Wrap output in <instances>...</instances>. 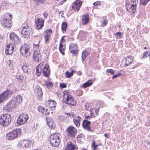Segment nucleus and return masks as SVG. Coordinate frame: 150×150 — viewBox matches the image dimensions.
Instances as JSON below:
<instances>
[{
  "label": "nucleus",
  "mask_w": 150,
  "mask_h": 150,
  "mask_svg": "<svg viewBox=\"0 0 150 150\" xmlns=\"http://www.w3.org/2000/svg\"><path fill=\"white\" fill-rule=\"evenodd\" d=\"M22 98L20 95L13 97L6 105L4 106V110L10 111L16 107L22 100Z\"/></svg>",
  "instance_id": "nucleus-1"
},
{
  "label": "nucleus",
  "mask_w": 150,
  "mask_h": 150,
  "mask_svg": "<svg viewBox=\"0 0 150 150\" xmlns=\"http://www.w3.org/2000/svg\"><path fill=\"white\" fill-rule=\"evenodd\" d=\"M36 69V74L38 76H40L42 73L45 77L47 78L49 77L50 71L49 65H43L42 63L37 66Z\"/></svg>",
  "instance_id": "nucleus-2"
},
{
  "label": "nucleus",
  "mask_w": 150,
  "mask_h": 150,
  "mask_svg": "<svg viewBox=\"0 0 150 150\" xmlns=\"http://www.w3.org/2000/svg\"><path fill=\"white\" fill-rule=\"evenodd\" d=\"M18 91L17 88L11 90L7 89L0 94V103H2L5 100L7 99L10 96L14 94Z\"/></svg>",
  "instance_id": "nucleus-3"
},
{
  "label": "nucleus",
  "mask_w": 150,
  "mask_h": 150,
  "mask_svg": "<svg viewBox=\"0 0 150 150\" xmlns=\"http://www.w3.org/2000/svg\"><path fill=\"white\" fill-rule=\"evenodd\" d=\"M67 98L66 99L65 103L69 106H75L76 103V101L74 100L73 97L70 95L69 93L66 91H64L63 92L64 98Z\"/></svg>",
  "instance_id": "nucleus-4"
},
{
  "label": "nucleus",
  "mask_w": 150,
  "mask_h": 150,
  "mask_svg": "<svg viewBox=\"0 0 150 150\" xmlns=\"http://www.w3.org/2000/svg\"><path fill=\"white\" fill-rule=\"evenodd\" d=\"M59 135V134L56 133L51 135L50 141L52 146L56 147L59 146L60 142Z\"/></svg>",
  "instance_id": "nucleus-5"
},
{
  "label": "nucleus",
  "mask_w": 150,
  "mask_h": 150,
  "mask_svg": "<svg viewBox=\"0 0 150 150\" xmlns=\"http://www.w3.org/2000/svg\"><path fill=\"white\" fill-rule=\"evenodd\" d=\"M11 120V115L8 114H3L0 116V125L7 126L9 125Z\"/></svg>",
  "instance_id": "nucleus-6"
},
{
  "label": "nucleus",
  "mask_w": 150,
  "mask_h": 150,
  "mask_svg": "<svg viewBox=\"0 0 150 150\" xmlns=\"http://www.w3.org/2000/svg\"><path fill=\"white\" fill-rule=\"evenodd\" d=\"M21 130L16 129L13 130L11 132L7 133L6 136L8 140H12L17 138L21 134Z\"/></svg>",
  "instance_id": "nucleus-7"
},
{
  "label": "nucleus",
  "mask_w": 150,
  "mask_h": 150,
  "mask_svg": "<svg viewBox=\"0 0 150 150\" xmlns=\"http://www.w3.org/2000/svg\"><path fill=\"white\" fill-rule=\"evenodd\" d=\"M30 49V46L27 44L22 45L20 48L19 50L21 54L26 57L29 55L30 52L28 53Z\"/></svg>",
  "instance_id": "nucleus-8"
},
{
  "label": "nucleus",
  "mask_w": 150,
  "mask_h": 150,
  "mask_svg": "<svg viewBox=\"0 0 150 150\" xmlns=\"http://www.w3.org/2000/svg\"><path fill=\"white\" fill-rule=\"evenodd\" d=\"M8 16H7L3 18V22L1 23L2 25L7 28H10L12 26L11 19L12 15L11 14L7 15Z\"/></svg>",
  "instance_id": "nucleus-9"
},
{
  "label": "nucleus",
  "mask_w": 150,
  "mask_h": 150,
  "mask_svg": "<svg viewBox=\"0 0 150 150\" xmlns=\"http://www.w3.org/2000/svg\"><path fill=\"white\" fill-rule=\"evenodd\" d=\"M68 133V136L70 137L74 138L76 134L77 130L74 127L69 126L66 130Z\"/></svg>",
  "instance_id": "nucleus-10"
},
{
  "label": "nucleus",
  "mask_w": 150,
  "mask_h": 150,
  "mask_svg": "<svg viewBox=\"0 0 150 150\" xmlns=\"http://www.w3.org/2000/svg\"><path fill=\"white\" fill-rule=\"evenodd\" d=\"M69 50L70 53H71L73 56H77L79 51L77 44L72 43L69 45Z\"/></svg>",
  "instance_id": "nucleus-11"
},
{
  "label": "nucleus",
  "mask_w": 150,
  "mask_h": 150,
  "mask_svg": "<svg viewBox=\"0 0 150 150\" xmlns=\"http://www.w3.org/2000/svg\"><path fill=\"white\" fill-rule=\"evenodd\" d=\"M91 122L86 119L83 120L82 123V126L83 128L85 130L88 132H93V130L91 127Z\"/></svg>",
  "instance_id": "nucleus-12"
},
{
  "label": "nucleus",
  "mask_w": 150,
  "mask_h": 150,
  "mask_svg": "<svg viewBox=\"0 0 150 150\" xmlns=\"http://www.w3.org/2000/svg\"><path fill=\"white\" fill-rule=\"evenodd\" d=\"M45 20L42 18H37L35 19V24L37 28L40 29L44 26Z\"/></svg>",
  "instance_id": "nucleus-13"
},
{
  "label": "nucleus",
  "mask_w": 150,
  "mask_h": 150,
  "mask_svg": "<svg viewBox=\"0 0 150 150\" xmlns=\"http://www.w3.org/2000/svg\"><path fill=\"white\" fill-rule=\"evenodd\" d=\"M14 44L13 45L12 44H9L7 45L6 48L5 53L8 55H11L16 51V49L14 48Z\"/></svg>",
  "instance_id": "nucleus-14"
},
{
  "label": "nucleus",
  "mask_w": 150,
  "mask_h": 150,
  "mask_svg": "<svg viewBox=\"0 0 150 150\" xmlns=\"http://www.w3.org/2000/svg\"><path fill=\"white\" fill-rule=\"evenodd\" d=\"M82 1L81 0H76L72 4V8L74 11H79L82 6Z\"/></svg>",
  "instance_id": "nucleus-15"
},
{
  "label": "nucleus",
  "mask_w": 150,
  "mask_h": 150,
  "mask_svg": "<svg viewBox=\"0 0 150 150\" xmlns=\"http://www.w3.org/2000/svg\"><path fill=\"white\" fill-rule=\"evenodd\" d=\"M10 40L14 44H18L20 42L18 36L14 32L11 33L9 35Z\"/></svg>",
  "instance_id": "nucleus-16"
},
{
  "label": "nucleus",
  "mask_w": 150,
  "mask_h": 150,
  "mask_svg": "<svg viewBox=\"0 0 150 150\" xmlns=\"http://www.w3.org/2000/svg\"><path fill=\"white\" fill-rule=\"evenodd\" d=\"M138 0H134L131 2L130 6L129 8L127 6V11L132 13H135L136 10V6L138 3Z\"/></svg>",
  "instance_id": "nucleus-17"
},
{
  "label": "nucleus",
  "mask_w": 150,
  "mask_h": 150,
  "mask_svg": "<svg viewBox=\"0 0 150 150\" xmlns=\"http://www.w3.org/2000/svg\"><path fill=\"white\" fill-rule=\"evenodd\" d=\"M52 33V31L51 29H48L44 32L43 34L44 36L45 43L46 44L49 42V38Z\"/></svg>",
  "instance_id": "nucleus-18"
},
{
  "label": "nucleus",
  "mask_w": 150,
  "mask_h": 150,
  "mask_svg": "<svg viewBox=\"0 0 150 150\" xmlns=\"http://www.w3.org/2000/svg\"><path fill=\"white\" fill-rule=\"evenodd\" d=\"M33 59L34 61L36 62H39L42 59L41 54L40 51H36L35 50L33 54Z\"/></svg>",
  "instance_id": "nucleus-19"
},
{
  "label": "nucleus",
  "mask_w": 150,
  "mask_h": 150,
  "mask_svg": "<svg viewBox=\"0 0 150 150\" xmlns=\"http://www.w3.org/2000/svg\"><path fill=\"white\" fill-rule=\"evenodd\" d=\"M35 94L37 96V98L38 100H41L43 95V92L41 88L39 86L36 87L35 90Z\"/></svg>",
  "instance_id": "nucleus-20"
},
{
  "label": "nucleus",
  "mask_w": 150,
  "mask_h": 150,
  "mask_svg": "<svg viewBox=\"0 0 150 150\" xmlns=\"http://www.w3.org/2000/svg\"><path fill=\"white\" fill-rule=\"evenodd\" d=\"M47 102V107L52 110H54L56 107V102L53 100H49Z\"/></svg>",
  "instance_id": "nucleus-21"
},
{
  "label": "nucleus",
  "mask_w": 150,
  "mask_h": 150,
  "mask_svg": "<svg viewBox=\"0 0 150 150\" xmlns=\"http://www.w3.org/2000/svg\"><path fill=\"white\" fill-rule=\"evenodd\" d=\"M38 110L39 112H41L43 114L45 115L50 114V112H47V109L45 108L44 107L39 106L38 108Z\"/></svg>",
  "instance_id": "nucleus-22"
},
{
  "label": "nucleus",
  "mask_w": 150,
  "mask_h": 150,
  "mask_svg": "<svg viewBox=\"0 0 150 150\" xmlns=\"http://www.w3.org/2000/svg\"><path fill=\"white\" fill-rule=\"evenodd\" d=\"M81 119V117L75 115V117L73 118V121L74 124L76 127H79L80 125V121Z\"/></svg>",
  "instance_id": "nucleus-23"
},
{
  "label": "nucleus",
  "mask_w": 150,
  "mask_h": 150,
  "mask_svg": "<svg viewBox=\"0 0 150 150\" xmlns=\"http://www.w3.org/2000/svg\"><path fill=\"white\" fill-rule=\"evenodd\" d=\"M48 125L52 129H54L55 127V125L54 124V122L51 118H46Z\"/></svg>",
  "instance_id": "nucleus-24"
},
{
  "label": "nucleus",
  "mask_w": 150,
  "mask_h": 150,
  "mask_svg": "<svg viewBox=\"0 0 150 150\" xmlns=\"http://www.w3.org/2000/svg\"><path fill=\"white\" fill-rule=\"evenodd\" d=\"M82 24L85 25L88 23L89 21V16L88 14L83 15L82 17Z\"/></svg>",
  "instance_id": "nucleus-25"
},
{
  "label": "nucleus",
  "mask_w": 150,
  "mask_h": 150,
  "mask_svg": "<svg viewBox=\"0 0 150 150\" xmlns=\"http://www.w3.org/2000/svg\"><path fill=\"white\" fill-rule=\"evenodd\" d=\"M23 65L22 67V69L23 71L26 73L27 74H29L30 73V69H29L27 66L28 63L25 62H24L23 63Z\"/></svg>",
  "instance_id": "nucleus-26"
},
{
  "label": "nucleus",
  "mask_w": 150,
  "mask_h": 150,
  "mask_svg": "<svg viewBox=\"0 0 150 150\" xmlns=\"http://www.w3.org/2000/svg\"><path fill=\"white\" fill-rule=\"evenodd\" d=\"M44 85L48 89L52 88L54 87L53 83L52 81H50L48 79L45 81Z\"/></svg>",
  "instance_id": "nucleus-27"
},
{
  "label": "nucleus",
  "mask_w": 150,
  "mask_h": 150,
  "mask_svg": "<svg viewBox=\"0 0 150 150\" xmlns=\"http://www.w3.org/2000/svg\"><path fill=\"white\" fill-rule=\"evenodd\" d=\"M76 147L73 145L72 142H69L65 148V150H75Z\"/></svg>",
  "instance_id": "nucleus-28"
},
{
  "label": "nucleus",
  "mask_w": 150,
  "mask_h": 150,
  "mask_svg": "<svg viewBox=\"0 0 150 150\" xmlns=\"http://www.w3.org/2000/svg\"><path fill=\"white\" fill-rule=\"evenodd\" d=\"M90 52L87 51L83 50L82 53L81 58L82 61L83 63L85 61L86 57L90 54Z\"/></svg>",
  "instance_id": "nucleus-29"
},
{
  "label": "nucleus",
  "mask_w": 150,
  "mask_h": 150,
  "mask_svg": "<svg viewBox=\"0 0 150 150\" xmlns=\"http://www.w3.org/2000/svg\"><path fill=\"white\" fill-rule=\"evenodd\" d=\"M93 83V82L92 80H89L86 82L84 83L81 86V87L84 88L89 87L91 86Z\"/></svg>",
  "instance_id": "nucleus-30"
},
{
  "label": "nucleus",
  "mask_w": 150,
  "mask_h": 150,
  "mask_svg": "<svg viewBox=\"0 0 150 150\" xmlns=\"http://www.w3.org/2000/svg\"><path fill=\"white\" fill-rule=\"evenodd\" d=\"M126 61L125 62V67H127L133 61L132 59V56H128L125 58Z\"/></svg>",
  "instance_id": "nucleus-31"
},
{
  "label": "nucleus",
  "mask_w": 150,
  "mask_h": 150,
  "mask_svg": "<svg viewBox=\"0 0 150 150\" xmlns=\"http://www.w3.org/2000/svg\"><path fill=\"white\" fill-rule=\"evenodd\" d=\"M62 39H61L59 43V49L60 53L63 55L64 54V50L65 49V47H64L63 44L62 42Z\"/></svg>",
  "instance_id": "nucleus-32"
},
{
  "label": "nucleus",
  "mask_w": 150,
  "mask_h": 150,
  "mask_svg": "<svg viewBox=\"0 0 150 150\" xmlns=\"http://www.w3.org/2000/svg\"><path fill=\"white\" fill-rule=\"evenodd\" d=\"M19 115L21 117V118H22L23 121L24 123L27 122L29 119L28 115L27 114H23L20 115Z\"/></svg>",
  "instance_id": "nucleus-33"
},
{
  "label": "nucleus",
  "mask_w": 150,
  "mask_h": 150,
  "mask_svg": "<svg viewBox=\"0 0 150 150\" xmlns=\"http://www.w3.org/2000/svg\"><path fill=\"white\" fill-rule=\"evenodd\" d=\"M24 123L23 121L22 118H21V117H20L19 115L18 118L17 119V122L16 123V125L17 126H19L23 124Z\"/></svg>",
  "instance_id": "nucleus-34"
},
{
  "label": "nucleus",
  "mask_w": 150,
  "mask_h": 150,
  "mask_svg": "<svg viewBox=\"0 0 150 150\" xmlns=\"http://www.w3.org/2000/svg\"><path fill=\"white\" fill-rule=\"evenodd\" d=\"M74 72V70H71L70 72L67 71L65 73V76L67 78H70L73 75Z\"/></svg>",
  "instance_id": "nucleus-35"
},
{
  "label": "nucleus",
  "mask_w": 150,
  "mask_h": 150,
  "mask_svg": "<svg viewBox=\"0 0 150 150\" xmlns=\"http://www.w3.org/2000/svg\"><path fill=\"white\" fill-rule=\"evenodd\" d=\"M67 28V23L65 22H63L62 24L61 29L63 32L66 31Z\"/></svg>",
  "instance_id": "nucleus-36"
},
{
  "label": "nucleus",
  "mask_w": 150,
  "mask_h": 150,
  "mask_svg": "<svg viewBox=\"0 0 150 150\" xmlns=\"http://www.w3.org/2000/svg\"><path fill=\"white\" fill-rule=\"evenodd\" d=\"M79 35L81 36L82 38H84L86 36L87 33L83 30H80L79 33Z\"/></svg>",
  "instance_id": "nucleus-37"
},
{
  "label": "nucleus",
  "mask_w": 150,
  "mask_h": 150,
  "mask_svg": "<svg viewBox=\"0 0 150 150\" xmlns=\"http://www.w3.org/2000/svg\"><path fill=\"white\" fill-rule=\"evenodd\" d=\"M7 5V3L4 1H2L0 4V9L2 10L6 8V7Z\"/></svg>",
  "instance_id": "nucleus-38"
},
{
  "label": "nucleus",
  "mask_w": 150,
  "mask_h": 150,
  "mask_svg": "<svg viewBox=\"0 0 150 150\" xmlns=\"http://www.w3.org/2000/svg\"><path fill=\"white\" fill-rule=\"evenodd\" d=\"M65 115L67 116L68 117H72V118H73L74 117H75V115L76 114L73 112L69 113L66 112L65 113Z\"/></svg>",
  "instance_id": "nucleus-39"
},
{
  "label": "nucleus",
  "mask_w": 150,
  "mask_h": 150,
  "mask_svg": "<svg viewBox=\"0 0 150 150\" xmlns=\"http://www.w3.org/2000/svg\"><path fill=\"white\" fill-rule=\"evenodd\" d=\"M91 147L93 148V150H96L98 149V147L96 144V141L95 140H93V141L91 144Z\"/></svg>",
  "instance_id": "nucleus-40"
},
{
  "label": "nucleus",
  "mask_w": 150,
  "mask_h": 150,
  "mask_svg": "<svg viewBox=\"0 0 150 150\" xmlns=\"http://www.w3.org/2000/svg\"><path fill=\"white\" fill-rule=\"evenodd\" d=\"M16 78L18 80L19 82H21L23 80L24 77L21 75H17Z\"/></svg>",
  "instance_id": "nucleus-41"
},
{
  "label": "nucleus",
  "mask_w": 150,
  "mask_h": 150,
  "mask_svg": "<svg viewBox=\"0 0 150 150\" xmlns=\"http://www.w3.org/2000/svg\"><path fill=\"white\" fill-rule=\"evenodd\" d=\"M90 103H86L85 105V109L87 110L91 111V108L90 107Z\"/></svg>",
  "instance_id": "nucleus-42"
},
{
  "label": "nucleus",
  "mask_w": 150,
  "mask_h": 150,
  "mask_svg": "<svg viewBox=\"0 0 150 150\" xmlns=\"http://www.w3.org/2000/svg\"><path fill=\"white\" fill-rule=\"evenodd\" d=\"M30 30L28 31H27L26 32L23 33L22 36H24V38H28L29 36V35L30 34Z\"/></svg>",
  "instance_id": "nucleus-43"
},
{
  "label": "nucleus",
  "mask_w": 150,
  "mask_h": 150,
  "mask_svg": "<svg viewBox=\"0 0 150 150\" xmlns=\"http://www.w3.org/2000/svg\"><path fill=\"white\" fill-rule=\"evenodd\" d=\"M29 30V28L28 26L23 28L21 30V33L22 34V35H23V33L26 32L28 30Z\"/></svg>",
  "instance_id": "nucleus-44"
},
{
  "label": "nucleus",
  "mask_w": 150,
  "mask_h": 150,
  "mask_svg": "<svg viewBox=\"0 0 150 150\" xmlns=\"http://www.w3.org/2000/svg\"><path fill=\"white\" fill-rule=\"evenodd\" d=\"M150 0H140V4L142 5L145 6Z\"/></svg>",
  "instance_id": "nucleus-45"
},
{
  "label": "nucleus",
  "mask_w": 150,
  "mask_h": 150,
  "mask_svg": "<svg viewBox=\"0 0 150 150\" xmlns=\"http://www.w3.org/2000/svg\"><path fill=\"white\" fill-rule=\"evenodd\" d=\"M32 142L31 141H27L24 144V146L25 147L28 148L30 147L32 145Z\"/></svg>",
  "instance_id": "nucleus-46"
},
{
  "label": "nucleus",
  "mask_w": 150,
  "mask_h": 150,
  "mask_svg": "<svg viewBox=\"0 0 150 150\" xmlns=\"http://www.w3.org/2000/svg\"><path fill=\"white\" fill-rule=\"evenodd\" d=\"M35 4L37 5H39L41 4H44L45 0H34Z\"/></svg>",
  "instance_id": "nucleus-47"
},
{
  "label": "nucleus",
  "mask_w": 150,
  "mask_h": 150,
  "mask_svg": "<svg viewBox=\"0 0 150 150\" xmlns=\"http://www.w3.org/2000/svg\"><path fill=\"white\" fill-rule=\"evenodd\" d=\"M115 35L119 38H122L123 37V35L120 32H117Z\"/></svg>",
  "instance_id": "nucleus-48"
},
{
  "label": "nucleus",
  "mask_w": 150,
  "mask_h": 150,
  "mask_svg": "<svg viewBox=\"0 0 150 150\" xmlns=\"http://www.w3.org/2000/svg\"><path fill=\"white\" fill-rule=\"evenodd\" d=\"M6 65L9 66V67H11L13 66V64L11 63L10 60H7L6 61Z\"/></svg>",
  "instance_id": "nucleus-49"
},
{
  "label": "nucleus",
  "mask_w": 150,
  "mask_h": 150,
  "mask_svg": "<svg viewBox=\"0 0 150 150\" xmlns=\"http://www.w3.org/2000/svg\"><path fill=\"white\" fill-rule=\"evenodd\" d=\"M108 23V20L104 18L103 21H102V23L103 26H105Z\"/></svg>",
  "instance_id": "nucleus-50"
},
{
  "label": "nucleus",
  "mask_w": 150,
  "mask_h": 150,
  "mask_svg": "<svg viewBox=\"0 0 150 150\" xmlns=\"http://www.w3.org/2000/svg\"><path fill=\"white\" fill-rule=\"evenodd\" d=\"M107 71L108 73H110L112 75H113L114 74V71L112 69H107Z\"/></svg>",
  "instance_id": "nucleus-51"
},
{
  "label": "nucleus",
  "mask_w": 150,
  "mask_h": 150,
  "mask_svg": "<svg viewBox=\"0 0 150 150\" xmlns=\"http://www.w3.org/2000/svg\"><path fill=\"white\" fill-rule=\"evenodd\" d=\"M67 86L66 84L65 83H60V86L61 88H65L67 87Z\"/></svg>",
  "instance_id": "nucleus-52"
},
{
  "label": "nucleus",
  "mask_w": 150,
  "mask_h": 150,
  "mask_svg": "<svg viewBox=\"0 0 150 150\" xmlns=\"http://www.w3.org/2000/svg\"><path fill=\"white\" fill-rule=\"evenodd\" d=\"M93 5H94V7L95 6H98V5H100V1H96V2L93 3Z\"/></svg>",
  "instance_id": "nucleus-53"
},
{
  "label": "nucleus",
  "mask_w": 150,
  "mask_h": 150,
  "mask_svg": "<svg viewBox=\"0 0 150 150\" xmlns=\"http://www.w3.org/2000/svg\"><path fill=\"white\" fill-rule=\"evenodd\" d=\"M121 74H122L121 73H119L118 74L114 75L112 76V79H114L115 78H117Z\"/></svg>",
  "instance_id": "nucleus-54"
},
{
  "label": "nucleus",
  "mask_w": 150,
  "mask_h": 150,
  "mask_svg": "<svg viewBox=\"0 0 150 150\" xmlns=\"http://www.w3.org/2000/svg\"><path fill=\"white\" fill-rule=\"evenodd\" d=\"M148 52H144L143 54V56L142 57L144 59L147 57V55L148 54Z\"/></svg>",
  "instance_id": "nucleus-55"
},
{
  "label": "nucleus",
  "mask_w": 150,
  "mask_h": 150,
  "mask_svg": "<svg viewBox=\"0 0 150 150\" xmlns=\"http://www.w3.org/2000/svg\"><path fill=\"white\" fill-rule=\"evenodd\" d=\"M43 15L45 19L47 18L48 16V14L47 12H45L43 13Z\"/></svg>",
  "instance_id": "nucleus-56"
},
{
  "label": "nucleus",
  "mask_w": 150,
  "mask_h": 150,
  "mask_svg": "<svg viewBox=\"0 0 150 150\" xmlns=\"http://www.w3.org/2000/svg\"><path fill=\"white\" fill-rule=\"evenodd\" d=\"M39 43H40V41H39V42L38 44H36L35 43H34L33 44V47L38 48L39 47Z\"/></svg>",
  "instance_id": "nucleus-57"
},
{
  "label": "nucleus",
  "mask_w": 150,
  "mask_h": 150,
  "mask_svg": "<svg viewBox=\"0 0 150 150\" xmlns=\"http://www.w3.org/2000/svg\"><path fill=\"white\" fill-rule=\"evenodd\" d=\"M67 0H63L61 1L59 3V4L62 5L64 2H65Z\"/></svg>",
  "instance_id": "nucleus-58"
},
{
  "label": "nucleus",
  "mask_w": 150,
  "mask_h": 150,
  "mask_svg": "<svg viewBox=\"0 0 150 150\" xmlns=\"http://www.w3.org/2000/svg\"><path fill=\"white\" fill-rule=\"evenodd\" d=\"M85 118L87 120V119H89V120H90V118H91V117L90 116H89V115H88V116H85Z\"/></svg>",
  "instance_id": "nucleus-59"
},
{
  "label": "nucleus",
  "mask_w": 150,
  "mask_h": 150,
  "mask_svg": "<svg viewBox=\"0 0 150 150\" xmlns=\"http://www.w3.org/2000/svg\"><path fill=\"white\" fill-rule=\"evenodd\" d=\"M90 115H91V118H92L93 117V113L92 112L91 110V111H90Z\"/></svg>",
  "instance_id": "nucleus-60"
},
{
  "label": "nucleus",
  "mask_w": 150,
  "mask_h": 150,
  "mask_svg": "<svg viewBox=\"0 0 150 150\" xmlns=\"http://www.w3.org/2000/svg\"><path fill=\"white\" fill-rule=\"evenodd\" d=\"M119 10L120 11V12H121V11L122 10V8H118L117 9L116 11H119Z\"/></svg>",
  "instance_id": "nucleus-61"
},
{
  "label": "nucleus",
  "mask_w": 150,
  "mask_h": 150,
  "mask_svg": "<svg viewBox=\"0 0 150 150\" xmlns=\"http://www.w3.org/2000/svg\"><path fill=\"white\" fill-rule=\"evenodd\" d=\"M104 136L107 138H109V135L107 133L104 134Z\"/></svg>",
  "instance_id": "nucleus-62"
},
{
  "label": "nucleus",
  "mask_w": 150,
  "mask_h": 150,
  "mask_svg": "<svg viewBox=\"0 0 150 150\" xmlns=\"http://www.w3.org/2000/svg\"><path fill=\"white\" fill-rule=\"evenodd\" d=\"M96 145H97V146L98 147L99 146H101L102 145V144L101 143H100V144H96Z\"/></svg>",
  "instance_id": "nucleus-63"
},
{
  "label": "nucleus",
  "mask_w": 150,
  "mask_h": 150,
  "mask_svg": "<svg viewBox=\"0 0 150 150\" xmlns=\"http://www.w3.org/2000/svg\"><path fill=\"white\" fill-rule=\"evenodd\" d=\"M78 74L81 75L82 74V73L80 71H79L78 73Z\"/></svg>",
  "instance_id": "nucleus-64"
}]
</instances>
